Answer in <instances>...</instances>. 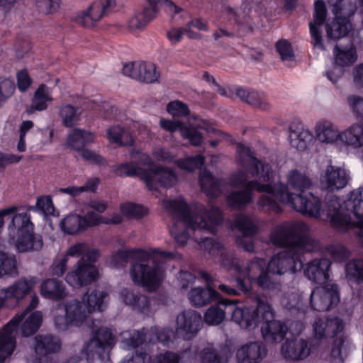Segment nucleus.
<instances>
[{
	"label": "nucleus",
	"instance_id": "393cba45",
	"mask_svg": "<svg viewBox=\"0 0 363 363\" xmlns=\"http://www.w3.org/2000/svg\"><path fill=\"white\" fill-rule=\"evenodd\" d=\"M348 182V178L344 169L329 165L327 167L325 174L321 177L323 186L328 191L344 188Z\"/></svg>",
	"mask_w": 363,
	"mask_h": 363
},
{
	"label": "nucleus",
	"instance_id": "5701e85b",
	"mask_svg": "<svg viewBox=\"0 0 363 363\" xmlns=\"http://www.w3.org/2000/svg\"><path fill=\"white\" fill-rule=\"evenodd\" d=\"M330 265L331 262L328 258L314 259L308 263L304 274L308 279L316 284H325L329 279Z\"/></svg>",
	"mask_w": 363,
	"mask_h": 363
},
{
	"label": "nucleus",
	"instance_id": "e433bc0d",
	"mask_svg": "<svg viewBox=\"0 0 363 363\" xmlns=\"http://www.w3.org/2000/svg\"><path fill=\"white\" fill-rule=\"evenodd\" d=\"M120 296L126 305L132 306L134 309H137L144 313L148 309L149 300L145 295L137 294L129 289H123L120 293Z\"/></svg>",
	"mask_w": 363,
	"mask_h": 363
},
{
	"label": "nucleus",
	"instance_id": "cd10ccee",
	"mask_svg": "<svg viewBox=\"0 0 363 363\" xmlns=\"http://www.w3.org/2000/svg\"><path fill=\"white\" fill-rule=\"evenodd\" d=\"M189 298L195 306L201 307L210 303L213 301H219L220 294L213 288L208 286L191 289L189 292Z\"/></svg>",
	"mask_w": 363,
	"mask_h": 363
},
{
	"label": "nucleus",
	"instance_id": "09e8293b",
	"mask_svg": "<svg viewBox=\"0 0 363 363\" xmlns=\"http://www.w3.org/2000/svg\"><path fill=\"white\" fill-rule=\"evenodd\" d=\"M346 212L351 211L357 218H363V214L357 213L362 209L363 210V196L359 191H352L349 199L345 202Z\"/></svg>",
	"mask_w": 363,
	"mask_h": 363
},
{
	"label": "nucleus",
	"instance_id": "4468645a",
	"mask_svg": "<svg viewBox=\"0 0 363 363\" xmlns=\"http://www.w3.org/2000/svg\"><path fill=\"white\" fill-rule=\"evenodd\" d=\"M340 301V292L336 284H327L322 287H315L310 296L311 308L317 311H327Z\"/></svg>",
	"mask_w": 363,
	"mask_h": 363
},
{
	"label": "nucleus",
	"instance_id": "4be33fe9",
	"mask_svg": "<svg viewBox=\"0 0 363 363\" xmlns=\"http://www.w3.org/2000/svg\"><path fill=\"white\" fill-rule=\"evenodd\" d=\"M61 347V340L52 335H38L34 338L33 349L39 360L48 354L60 352Z\"/></svg>",
	"mask_w": 363,
	"mask_h": 363
},
{
	"label": "nucleus",
	"instance_id": "2eb2a0df",
	"mask_svg": "<svg viewBox=\"0 0 363 363\" xmlns=\"http://www.w3.org/2000/svg\"><path fill=\"white\" fill-rule=\"evenodd\" d=\"M327 216L332 226L338 231L345 232L350 228L357 227L363 229V219L357 222L352 221L350 214L341 207L336 198H332L326 202Z\"/></svg>",
	"mask_w": 363,
	"mask_h": 363
},
{
	"label": "nucleus",
	"instance_id": "473e14b6",
	"mask_svg": "<svg viewBox=\"0 0 363 363\" xmlns=\"http://www.w3.org/2000/svg\"><path fill=\"white\" fill-rule=\"evenodd\" d=\"M235 94L242 101L254 107L263 111H267L270 108V105L263 94H259L256 91L245 89L242 87L238 88Z\"/></svg>",
	"mask_w": 363,
	"mask_h": 363
},
{
	"label": "nucleus",
	"instance_id": "680f3d73",
	"mask_svg": "<svg viewBox=\"0 0 363 363\" xmlns=\"http://www.w3.org/2000/svg\"><path fill=\"white\" fill-rule=\"evenodd\" d=\"M182 135L184 138L189 139L194 146H200L203 143L202 134L194 128L186 127V124L182 130Z\"/></svg>",
	"mask_w": 363,
	"mask_h": 363
},
{
	"label": "nucleus",
	"instance_id": "13d9d810",
	"mask_svg": "<svg viewBox=\"0 0 363 363\" xmlns=\"http://www.w3.org/2000/svg\"><path fill=\"white\" fill-rule=\"evenodd\" d=\"M277 51L281 56L282 60H294L295 56L292 50L291 45L286 40H279L276 43Z\"/></svg>",
	"mask_w": 363,
	"mask_h": 363
},
{
	"label": "nucleus",
	"instance_id": "8fccbe9b",
	"mask_svg": "<svg viewBox=\"0 0 363 363\" xmlns=\"http://www.w3.org/2000/svg\"><path fill=\"white\" fill-rule=\"evenodd\" d=\"M167 111L174 120H182V118L187 117L190 113L188 106L178 100L169 102L167 106Z\"/></svg>",
	"mask_w": 363,
	"mask_h": 363
},
{
	"label": "nucleus",
	"instance_id": "f8f14e48",
	"mask_svg": "<svg viewBox=\"0 0 363 363\" xmlns=\"http://www.w3.org/2000/svg\"><path fill=\"white\" fill-rule=\"evenodd\" d=\"M107 296L106 291L94 289L86 297L87 304L76 299L67 301L65 305V318H87L93 312L103 311Z\"/></svg>",
	"mask_w": 363,
	"mask_h": 363
},
{
	"label": "nucleus",
	"instance_id": "052dcab7",
	"mask_svg": "<svg viewBox=\"0 0 363 363\" xmlns=\"http://www.w3.org/2000/svg\"><path fill=\"white\" fill-rule=\"evenodd\" d=\"M347 102L357 118L363 121V98L350 95L347 98Z\"/></svg>",
	"mask_w": 363,
	"mask_h": 363
},
{
	"label": "nucleus",
	"instance_id": "37998d69",
	"mask_svg": "<svg viewBox=\"0 0 363 363\" xmlns=\"http://www.w3.org/2000/svg\"><path fill=\"white\" fill-rule=\"evenodd\" d=\"M83 216L77 214H70L61 222L62 230L69 234L74 235L81 230H85Z\"/></svg>",
	"mask_w": 363,
	"mask_h": 363
},
{
	"label": "nucleus",
	"instance_id": "69168bd1",
	"mask_svg": "<svg viewBox=\"0 0 363 363\" xmlns=\"http://www.w3.org/2000/svg\"><path fill=\"white\" fill-rule=\"evenodd\" d=\"M38 209L45 214H52L54 211V206L50 196H41L38 198L35 206L30 207V210Z\"/></svg>",
	"mask_w": 363,
	"mask_h": 363
},
{
	"label": "nucleus",
	"instance_id": "de8ad7c7",
	"mask_svg": "<svg viewBox=\"0 0 363 363\" xmlns=\"http://www.w3.org/2000/svg\"><path fill=\"white\" fill-rule=\"evenodd\" d=\"M59 115L62 124L67 128L73 127L79 119L77 108L69 104L62 106L60 108Z\"/></svg>",
	"mask_w": 363,
	"mask_h": 363
},
{
	"label": "nucleus",
	"instance_id": "6e6552de",
	"mask_svg": "<svg viewBox=\"0 0 363 363\" xmlns=\"http://www.w3.org/2000/svg\"><path fill=\"white\" fill-rule=\"evenodd\" d=\"M42 319H11L0 331V363L11 356L16 348V337L21 332L24 337L34 334Z\"/></svg>",
	"mask_w": 363,
	"mask_h": 363
},
{
	"label": "nucleus",
	"instance_id": "0eeeda50",
	"mask_svg": "<svg viewBox=\"0 0 363 363\" xmlns=\"http://www.w3.org/2000/svg\"><path fill=\"white\" fill-rule=\"evenodd\" d=\"M114 171L119 177H139L151 191L157 190L159 186L172 187L177 181L172 170L162 166L143 169L135 164L125 162L118 165Z\"/></svg>",
	"mask_w": 363,
	"mask_h": 363
},
{
	"label": "nucleus",
	"instance_id": "603ef678",
	"mask_svg": "<svg viewBox=\"0 0 363 363\" xmlns=\"http://www.w3.org/2000/svg\"><path fill=\"white\" fill-rule=\"evenodd\" d=\"M123 215L129 218H141L147 214V209L141 205L133 203H123L121 206Z\"/></svg>",
	"mask_w": 363,
	"mask_h": 363
},
{
	"label": "nucleus",
	"instance_id": "a19ab883",
	"mask_svg": "<svg viewBox=\"0 0 363 363\" xmlns=\"http://www.w3.org/2000/svg\"><path fill=\"white\" fill-rule=\"evenodd\" d=\"M340 140L354 147L363 146V125L354 124L340 133Z\"/></svg>",
	"mask_w": 363,
	"mask_h": 363
},
{
	"label": "nucleus",
	"instance_id": "c9c22d12",
	"mask_svg": "<svg viewBox=\"0 0 363 363\" xmlns=\"http://www.w3.org/2000/svg\"><path fill=\"white\" fill-rule=\"evenodd\" d=\"M351 28L349 20L335 17L334 20L326 24V34L328 40H337L346 36Z\"/></svg>",
	"mask_w": 363,
	"mask_h": 363
},
{
	"label": "nucleus",
	"instance_id": "338daca9",
	"mask_svg": "<svg viewBox=\"0 0 363 363\" xmlns=\"http://www.w3.org/2000/svg\"><path fill=\"white\" fill-rule=\"evenodd\" d=\"M82 157L84 160L92 164L99 166L106 164V160L101 155L89 149L82 150Z\"/></svg>",
	"mask_w": 363,
	"mask_h": 363
},
{
	"label": "nucleus",
	"instance_id": "412c9836",
	"mask_svg": "<svg viewBox=\"0 0 363 363\" xmlns=\"http://www.w3.org/2000/svg\"><path fill=\"white\" fill-rule=\"evenodd\" d=\"M267 354V349L261 342L243 345L236 352L238 363H259Z\"/></svg>",
	"mask_w": 363,
	"mask_h": 363
},
{
	"label": "nucleus",
	"instance_id": "f257e3e1",
	"mask_svg": "<svg viewBox=\"0 0 363 363\" xmlns=\"http://www.w3.org/2000/svg\"><path fill=\"white\" fill-rule=\"evenodd\" d=\"M270 240L274 245L286 249L268 262V271L272 274L281 275L301 270L303 252L313 251L316 247L315 240L309 236V227L301 221L277 225L271 233Z\"/></svg>",
	"mask_w": 363,
	"mask_h": 363
},
{
	"label": "nucleus",
	"instance_id": "0e129e2a",
	"mask_svg": "<svg viewBox=\"0 0 363 363\" xmlns=\"http://www.w3.org/2000/svg\"><path fill=\"white\" fill-rule=\"evenodd\" d=\"M327 9L325 2L323 0H317L315 2L313 23L318 26H323L325 21Z\"/></svg>",
	"mask_w": 363,
	"mask_h": 363
},
{
	"label": "nucleus",
	"instance_id": "f03ea898",
	"mask_svg": "<svg viewBox=\"0 0 363 363\" xmlns=\"http://www.w3.org/2000/svg\"><path fill=\"white\" fill-rule=\"evenodd\" d=\"M243 166L252 177H257L258 180L250 181L243 189L231 191L227 196L228 204L234 208H241L251 203L252 191H257L266 193L259 199V207L276 213H280L281 208L275 199L277 184H272L273 171L270 164L258 160L249 150Z\"/></svg>",
	"mask_w": 363,
	"mask_h": 363
},
{
	"label": "nucleus",
	"instance_id": "ea45409f",
	"mask_svg": "<svg viewBox=\"0 0 363 363\" xmlns=\"http://www.w3.org/2000/svg\"><path fill=\"white\" fill-rule=\"evenodd\" d=\"M53 100L50 94L48 87L44 84H40L34 93L33 98L28 111L29 113H33L35 111H42L48 108V102Z\"/></svg>",
	"mask_w": 363,
	"mask_h": 363
},
{
	"label": "nucleus",
	"instance_id": "3c124183",
	"mask_svg": "<svg viewBox=\"0 0 363 363\" xmlns=\"http://www.w3.org/2000/svg\"><path fill=\"white\" fill-rule=\"evenodd\" d=\"M346 273L350 279L357 283L363 282V259H354L346 265Z\"/></svg>",
	"mask_w": 363,
	"mask_h": 363
},
{
	"label": "nucleus",
	"instance_id": "6ab92c4d",
	"mask_svg": "<svg viewBox=\"0 0 363 363\" xmlns=\"http://www.w3.org/2000/svg\"><path fill=\"white\" fill-rule=\"evenodd\" d=\"M289 330V328L286 319H264L261 325L262 335L267 342H281Z\"/></svg>",
	"mask_w": 363,
	"mask_h": 363
},
{
	"label": "nucleus",
	"instance_id": "4d7b16f0",
	"mask_svg": "<svg viewBox=\"0 0 363 363\" xmlns=\"http://www.w3.org/2000/svg\"><path fill=\"white\" fill-rule=\"evenodd\" d=\"M38 298L36 294L31 296V300L28 306L22 311L20 315H15L13 318H43L41 311H33L38 304Z\"/></svg>",
	"mask_w": 363,
	"mask_h": 363
},
{
	"label": "nucleus",
	"instance_id": "6e6d98bb",
	"mask_svg": "<svg viewBox=\"0 0 363 363\" xmlns=\"http://www.w3.org/2000/svg\"><path fill=\"white\" fill-rule=\"evenodd\" d=\"M350 345L351 342L346 337H340L335 340L331 351L332 357L342 360V352H346Z\"/></svg>",
	"mask_w": 363,
	"mask_h": 363
},
{
	"label": "nucleus",
	"instance_id": "c85d7f7f",
	"mask_svg": "<svg viewBox=\"0 0 363 363\" xmlns=\"http://www.w3.org/2000/svg\"><path fill=\"white\" fill-rule=\"evenodd\" d=\"M40 294L48 299L60 301L67 296L63 282L56 279H48L40 286Z\"/></svg>",
	"mask_w": 363,
	"mask_h": 363
},
{
	"label": "nucleus",
	"instance_id": "7ed1b4c3",
	"mask_svg": "<svg viewBox=\"0 0 363 363\" xmlns=\"http://www.w3.org/2000/svg\"><path fill=\"white\" fill-rule=\"evenodd\" d=\"M166 208L177 219L170 233L179 246H184L187 242L189 229L214 233L216 227L223 221L220 209L216 207L207 211L202 206L193 213L185 201L170 200L166 203Z\"/></svg>",
	"mask_w": 363,
	"mask_h": 363
},
{
	"label": "nucleus",
	"instance_id": "58836bf2",
	"mask_svg": "<svg viewBox=\"0 0 363 363\" xmlns=\"http://www.w3.org/2000/svg\"><path fill=\"white\" fill-rule=\"evenodd\" d=\"M316 137L322 143H332L340 139V133L330 121H323L316 125Z\"/></svg>",
	"mask_w": 363,
	"mask_h": 363
},
{
	"label": "nucleus",
	"instance_id": "bb28decb",
	"mask_svg": "<svg viewBox=\"0 0 363 363\" xmlns=\"http://www.w3.org/2000/svg\"><path fill=\"white\" fill-rule=\"evenodd\" d=\"M15 246L18 252H39L43 247V240L41 235L32 232L19 235L16 241Z\"/></svg>",
	"mask_w": 363,
	"mask_h": 363
},
{
	"label": "nucleus",
	"instance_id": "b1692460",
	"mask_svg": "<svg viewBox=\"0 0 363 363\" xmlns=\"http://www.w3.org/2000/svg\"><path fill=\"white\" fill-rule=\"evenodd\" d=\"M343 319H317L313 323L314 336L317 340L330 338L341 332Z\"/></svg>",
	"mask_w": 363,
	"mask_h": 363
},
{
	"label": "nucleus",
	"instance_id": "a211bd4d",
	"mask_svg": "<svg viewBox=\"0 0 363 363\" xmlns=\"http://www.w3.org/2000/svg\"><path fill=\"white\" fill-rule=\"evenodd\" d=\"M35 284V277L30 279L23 277L15 281L11 286L1 289V294L6 299L7 308L15 307L21 299L31 294Z\"/></svg>",
	"mask_w": 363,
	"mask_h": 363
},
{
	"label": "nucleus",
	"instance_id": "a18cd8bd",
	"mask_svg": "<svg viewBox=\"0 0 363 363\" xmlns=\"http://www.w3.org/2000/svg\"><path fill=\"white\" fill-rule=\"evenodd\" d=\"M18 274L17 262L14 255L0 252V278Z\"/></svg>",
	"mask_w": 363,
	"mask_h": 363
},
{
	"label": "nucleus",
	"instance_id": "5fc2aeb1",
	"mask_svg": "<svg viewBox=\"0 0 363 363\" xmlns=\"http://www.w3.org/2000/svg\"><path fill=\"white\" fill-rule=\"evenodd\" d=\"M14 90L15 85L11 80L0 77V107L12 96Z\"/></svg>",
	"mask_w": 363,
	"mask_h": 363
},
{
	"label": "nucleus",
	"instance_id": "20e7f679",
	"mask_svg": "<svg viewBox=\"0 0 363 363\" xmlns=\"http://www.w3.org/2000/svg\"><path fill=\"white\" fill-rule=\"evenodd\" d=\"M131 257H135L143 262L132 264L130 275L133 281L152 292L159 288L162 281V266L158 258H172L173 253L158 249L149 251L143 249L118 250L113 258L117 262L126 263Z\"/></svg>",
	"mask_w": 363,
	"mask_h": 363
},
{
	"label": "nucleus",
	"instance_id": "864d4df0",
	"mask_svg": "<svg viewBox=\"0 0 363 363\" xmlns=\"http://www.w3.org/2000/svg\"><path fill=\"white\" fill-rule=\"evenodd\" d=\"M204 160L203 156L196 155L195 157L179 160L177 164L182 169L192 172L196 169H201L204 164Z\"/></svg>",
	"mask_w": 363,
	"mask_h": 363
},
{
	"label": "nucleus",
	"instance_id": "1a4fd4ad",
	"mask_svg": "<svg viewBox=\"0 0 363 363\" xmlns=\"http://www.w3.org/2000/svg\"><path fill=\"white\" fill-rule=\"evenodd\" d=\"M275 199L277 202L291 204L293 208L303 214L312 217H318L321 210V201L313 193L306 195L290 193L288 186L283 184H277L275 187Z\"/></svg>",
	"mask_w": 363,
	"mask_h": 363
},
{
	"label": "nucleus",
	"instance_id": "9d476101",
	"mask_svg": "<svg viewBox=\"0 0 363 363\" xmlns=\"http://www.w3.org/2000/svg\"><path fill=\"white\" fill-rule=\"evenodd\" d=\"M268 262L263 258H255L247 264L245 274L247 280L245 277L242 278L241 274L236 278L238 289L245 294L250 293V284H257L263 289H269L273 287V282L270 278V272L267 269Z\"/></svg>",
	"mask_w": 363,
	"mask_h": 363
},
{
	"label": "nucleus",
	"instance_id": "c03bdc74",
	"mask_svg": "<svg viewBox=\"0 0 363 363\" xmlns=\"http://www.w3.org/2000/svg\"><path fill=\"white\" fill-rule=\"evenodd\" d=\"M108 138L112 142L123 146H130L133 140L129 132L120 125H113L107 131Z\"/></svg>",
	"mask_w": 363,
	"mask_h": 363
},
{
	"label": "nucleus",
	"instance_id": "aec40b11",
	"mask_svg": "<svg viewBox=\"0 0 363 363\" xmlns=\"http://www.w3.org/2000/svg\"><path fill=\"white\" fill-rule=\"evenodd\" d=\"M235 226L242 233L236 238V242L247 252L254 251L252 237L257 233V227L245 215H240L235 219Z\"/></svg>",
	"mask_w": 363,
	"mask_h": 363
},
{
	"label": "nucleus",
	"instance_id": "423d86ee",
	"mask_svg": "<svg viewBox=\"0 0 363 363\" xmlns=\"http://www.w3.org/2000/svg\"><path fill=\"white\" fill-rule=\"evenodd\" d=\"M177 328L175 331L164 328L157 334V340L164 345L169 346L174 340H189L194 337L199 331L201 327L207 325H218L225 319H177ZM235 323L242 329L253 330L259 323V319H228Z\"/></svg>",
	"mask_w": 363,
	"mask_h": 363
},
{
	"label": "nucleus",
	"instance_id": "c756f323",
	"mask_svg": "<svg viewBox=\"0 0 363 363\" xmlns=\"http://www.w3.org/2000/svg\"><path fill=\"white\" fill-rule=\"evenodd\" d=\"M289 131L291 145L299 151L305 150L308 144L313 139V135L310 131L304 129L301 124L296 123L291 124Z\"/></svg>",
	"mask_w": 363,
	"mask_h": 363
},
{
	"label": "nucleus",
	"instance_id": "4c0bfd02",
	"mask_svg": "<svg viewBox=\"0 0 363 363\" xmlns=\"http://www.w3.org/2000/svg\"><path fill=\"white\" fill-rule=\"evenodd\" d=\"M328 4L332 7L335 17L349 20L356 10L357 6L353 0H329Z\"/></svg>",
	"mask_w": 363,
	"mask_h": 363
},
{
	"label": "nucleus",
	"instance_id": "f704fd0d",
	"mask_svg": "<svg viewBox=\"0 0 363 363\" xmlns=\"http://www.w3.org/2000/svg\"><path fill=\"white\" fill-rule=\"evenodd\" d=\"M288 185L293 189L302 194L311 188L313 183L311 179L306 174L298 169H292L287 175Z\"/></svg>",
	"mask_w": 363,
	"mask_h": 363
},
{
	"label": "nucleus",
	"instance_id": "9b49d317",
	"mask_svg": "<svg viewBox=\"0 0 363 363\" xmlns=\"http://www.w3.org/2000/svg\"><path fill=\"white\" fill-rule=\"evenodd\" d=\"M99 257L97 250H91L86 252L77 262L74 270L69 272L65 278L68 284L74 288L88 286L94 281L98 272L94 265Z\"/></svg>",
	"mask_w": 363,
	"mask_h": 363
},
{
	"label": "nucleus",
	"instance_id": "72a5a7b5",
	"mask_svg": "<svg viewBox=\"0 0 363 363\" xmlns=\"http://www.w3.org/2000/svg\"><path fill=\"white\" fill-rule=\"evenodd\" d=\"M94 135L91 132L75 128L69 135L67 145L76 151L82 152L84 147L94 143Z\"/></svg>",
	"mask_w": 363,
	"mask_h": 363
},
{
	"label": "nucleus",
	"instance_id": "dca6fc26",
	"mask_svg": "<svg viewBox=\"0 0 363 363\" xmlns=\"http://www.w3.org/2000/svg\"><path fill=\"white\" fill-rule=\"evenodd\" d=\"M116 6L115 0H100L94 2L86 11L79 13L77 23L85 28H91L101 18L108 15Z\"/></svg>",
	"mask_w": 363,
	"mask_h": 363
},
{
	"label": "nucleus",
	"instance_id": "39448f33",
	"mask_svg": "<svg viewBox=\"0 0 363 363\" xmlns=\"http://www.w3.org/2000/svg\"><path fill=\"white\" fill-rule=\"evenodd\" d=\"M55 325L59 332L71 331L74 327L87 325L92 328L91 337L82 349V355L88 361L96 355L101 360L108 359L109 352L117 342L116 332L107 327L94 328L97 319H55Z\"/></svg>",
	"mask_w": 363,
	"mask_h": 363
},
{
	"label": "nucleus",
	"instance_id": "774afa93",
	"mask_svg": "<svg viewBox=\"0 0 363 363\" xmlns=\"http://www.w3.org/2000/svg\"><path fill=\"white\" fill-rule=\"evenodd\" d=\"M151 357L145 352L126 356L120 363H150Z\"/></svg>",
	"mask_w": 363,
	"mask_h": 363
},
{
	"label": "nucleus",
	"instance_id": "2f4dec72",
	"mask_svg": "<svg viewBox=\"0 0 363 363\" xmlns=\"http://www.w3.org/2000/svg\"><path fill=\"white\" fill-rule=\"evenodd\" d=\"M8 229L10 233L16 234L17 237L21 234L32 232L34 230V224L31 221V216L28 212H23L15 214Z\"/></svg>",
	"mask_w": 363,
	"mask_h": 363
},
{
	"label": "nucleus",
	"instance_id": "e2e57ef3",
	"mask_svg": "<svg viewBox=\"0 0 363 363\" xmlns=\"http://www.w3.org/2000/svg\"><path fill=\"white\" fill-rule=\"evenodd\" d=\"M321 26L315 24L313 21L309 23L311 43L314 47L324 50L325 49L323 41L322 33L320 29Z\"/></svg>",
	"mask_w": 363,
	"mask_h": 363
},
{
	"label": "nucleus",
	"instance_id": "7c9ffc66",
	"mask_svg": "<svg viewBox=\"0 0 363 363\" xmlns=\"http://www.w3.org/2000/svg\"><path fill=\"white\" fill-rule=\"evenodd\" d=\"M231 356V351L227 346L216 350L212 345L205 347L200 353L201 363H227Z\"/></svg>",
	"mask_w": 363,
	"mask_h": 363
},
{
	"label": "nucleus",
	"instance_id": "ddd939ff",
	"mask_svg": "<svg viewBox=\"0 0 363 363\" xmlns=\"http://www.w3.org/2000/svg\"><path fill=\"white\" fill-rule=\"evenodd\" d=\"M162 2L167 6L173 14L182 11V9L170 0H147V5L138 9L128 21V26L132 30L142 29L153 20L158 11L157 4Z\"/></svg>",
	"mask_w": 363,
	"mask_h": 363
},
{
	"label": "nucleus",
	"instance_id": "79ce46f5",
	"mask_svg": "<svg viewBox=\"0 0 363 363\" xmlns=\"http://www.w3.org/2000/svg\"><path fill=\"white\" fill-rule=\"evenodd\" d=\"M121 347L124 350H130L143 344L145 340V330L142 331L132 330L121 333Z\"/></svg>",
	"mask_w": 363,
	"mask_h": 363
},
{
	"label": "nucleus",
	"instance_id": "a878e982",
	"mask_svg": "<svg viewBox=\"0 0 363 363\" xmlns=\"http://www.w3.org/2000/svg\"><path fill=\"white\" fill-rule=\"evenodd\" d=\"M311 347L307 341L303 339L287 340L282 346L281 352L286 359L299 360L307 357Z\"/></svg>",
	"mask_w": 363,
	"mask_h": 363
},
{
	"label": "nucleus",
	"instance_id": "f3484780",
	"mask_svg": "<svg viewBox=\"0 0 363 363\" xmlns=\"http://www.w3.org/2000/svg\"><path fill=\"white\" fill-rule=\"evenodd\" d=\"M123 74L140 82L153 84L158 82L160 73L156 65L147 62H135L126 64L123 68Z\"/></svg>",
	"mask_w": 363,
	"mask_h": 363
},
{
	"label": "nucleus",
	"instance_id": "49530a36",
	"mask_svg": "<svg viewBox=\"0 0 363 363\" xmlns=\"http://www.w3.org/2000/svg\"><path fill=\"white\" fill-rule=\"evenodd\" d=\"M334 54L335 55V65L340 67L352 65L357 60L355 48L352 46L348 49L344 50L340 49L336 45L334 48Z\"/></svg>",
	"mask_w": 363,
	"mask_h": 363
},
{
	"label": "nucleus",
	"instance_id": "bf43d9fd",
	"mask_svg": "<svg viewBox=\"0 0 363 363\" xmlns=\"http://www.w3.org/2000/svg\"><path fill=\"white\" fill-rule=\"evenodd\" d=\"M257 318H274V311L272 306L259 296L256 297Z\"/></svg>",
	"mask_w": 363,
	"mask_h": 363
}]
</instances>
